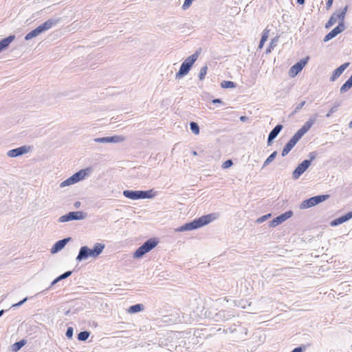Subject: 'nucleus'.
Listing matches in <instances>:
<instances>
[{"instance_id":"f257e3e1","label":"nucleus","mask_w":352,"mask_h":352,"mask_svg":"<svg viewBox=\"0 0 352 352\" xmlns=\"http://www.w3.org/2000/svg\"><path fill=\"white\" fill-rule=\"evenodd\" d=\"M216 219V217L214 214H209L207 215H204L197 219H195L190 223H186L185 225L178 228L176 229L177 232H184L186 230H192L199 228H201L204 226L212 222L213 220Z\"/></svg>"},{"instance_id":"f03ea898","label":"nucleus","mask_w":352,"mask_h":352,"mask_svg":"<svg viewBox=\"0 0 352 352\" xmlns=\"http://www.w3.org/2000/svg\"><path fill=\"white\" fill-rule=\"evenodd\" d=\"M311 124L307 122L302 126L290 139L282 151V156L287 155L296 144L299 141L302 136L307 133L311 128Z\"/></svg>"},{"instance_id":"7ed1b4c3","label":"nucleus","mask_w":352,"mask_h":352,"mask_svg":"<svg viewBox=\"0 0 352 352\" xmlns=\"http://www.w3.org/2000/svg\"><path fill=\"white\" fill-rule=\"evenodd\" d=\"M198 56V53H195L188 57L182 64L179 72L176 74V77L181 78L186 75L194 63L197 60Z\"/></svg>"},{"instance_id":"20e7f679","label":"nucleus","mask_w":352,"mask_h":352,"mask_svg":"<svg viewBox=\"0 0 352 352\" xmlns=\"http://www.w3.org/2000/svg\"><path fill=\"white\" fill-rule=\"evenodd\" d=\"M158 243L156 239H150L141 245L135 252L133 256L135 258H141L146 253L155 248Z\"/></svg>"},{"instance_id":"39448f33","label":"nucleus","mask_w":352,"mask_h":352,"mask_svg":"<svg viewBox=\"0 0 352 352\" xmlns=\"http://www.w3.org/2000/svg\"><path fill=\"white\" fill-rule=\"evenodd\" d=\"M329 197V195H318L316 197H311L308 199L303 201L300 204L301 209L308 208L312 206H314L318 204L320 202H322L327 200Z\"/></svg>"},{"instance_id":"423d86ee","label":"nucleus","mask_w":352,"mask_h":352,"mask_svg":"<svg viewBox=\"0 0 352 352\" xmlns=\"http://www.w3.org/2000/svg\"><path fill=\"white\" fill-rule=\"evenodd\" d=\"M87 175V171L85 170H80L78 173L74 174L72 177H69L66 180L63 181L60 184L61 187H65L71 184H74L82 179H83Z\"/></svg>"},{"instance_id":"0eeeda50","label":"nucleus","mask_w":352,"mask_h":352,"mask_svg":"<svg viewBox=\"0 0 352 352\" xmlns=\"http://www.w3.org/2000/svg\"><path fill=\"white\" fill-rule=\"evenodd\" d=\"M123 195L131 199H139L151 197V191L124 190Z\"/></svg>"},{"instance_id":"6e6552de","label":"nucleus","mask_w":352,"mask_h":352,"mask_svg":"<svg viewBox=\"0 0 352 352\" xmlns=\"http://www.w3.org/2000/svg\"><path fill=\"white\" fill-rule=\"evenodd\" d=\"M309 59V57L307 56L294 65L289 69V76L292 77L296 76L307 65Z\"/></svg>"},{"instance_id":"1a4fd4ad","label":"nucleus","mask_w":352,"mask_h":352,"mask_svg":"<svg viewBox=\"0 0 352 352\" xmlns=\"http://www.w3.org/2000/svg\"><path fill=\"white\" fill-rule=\"evenodd\" d=\"M85 215L83 212L80 211L70 212L60 217L59 221L60 222H66L72 220H80L84 219Z\"/></svg>"},{"instance_id":"9d476101","label":"nucleus","mask_w":352,"mask_h":352,"mask_svg":"<svg viewBox=\"0 0 352 352\" xmlns=\"http://www.w3.org/2000/svg\"><path fill=\"white\" fill-rule=\"evenodd\" d=\"M310 164L311 162L309 160H304L293 172V177L298 179L309 168Z\"/></svg>"},{"instance_id":"9b49d317","label":"nucleus","mask_w":352,"mask_h":352,"mask_svg":"<svg viewBox=\"0 0 352 352\" xmlns=\"http://www.w3.org/2000/svg\"><path fill=\"white\" fill-rule=\"evenodd\" d=\"M89 256L96 257L92 249H89L87 247L83 246L80 248L76 259L81 261L82 259L87 258Z\"/></svg>"},{"instance_id":"f8f14e48","label":"nucleus","mask_w":352,"mask_h":352,"mask_svg":"<svg viewBox=\"0 0 352 352\" xmlns=\"http://www.w3.org/2000/svg\"><path fill=\"white\" fill-rule=\"evenodd\" d=\"M344 29V25L340 23L337 27L333 28L329 33H328L324 38V41L327 42L331 38L336 36L338 34L341 33Z\"/></svg>"},{"instance_id":"ddd939ff","label":"nucleus","mask_w":352,"mask_h":352,"mask_svg":"<svg viewBox=\"0 0 352 352\" xmlns=\"http://www.w3.org/2000/svg\"><path fill=\"white\" fill-rule=\"evenodd\" d=\"M292 214L293 213L292 211H287V212L280 214V216L277 217L276 218H275L274 219H273L271 221V226L275 227V226H278V224L281 223L284 221H285L287 219H289V217H291Z\"/></svg>"},{"instance_id":"4468645a","label":"nucleus","mask_w":352,"mask_h":352,"mask_svg":"<svg viewBox=\"0 0 352 352\" xmlns=\"http://www.w3.org/2000/svg\"><path fill=\"white\" fill-rule=\"evenodd\" d=\"M349 65V63H344L342 65H340L338 68L335 69V71L332 74V76L330 78L331 81H334L336 78H338L346 69Z\"/></svg>"},{"instance_id":"2eb2a0df","label":"nucleus","mask_w":352,"mask_h":352,"mask_svg":"<svg viewBox=\"0 0 352 352\" xmlns=\"http://www.w3.org/2000/svg\"><path fill=\"white\" fill-rule=\"evenodd\" d=\"M28 151V149L26 146H21L15 149H12L8 151V156L11 157H17L19 155L26 153Z\"/></svg>"},{"instance_id":"dca6fc26","label":"nucleus","mask_w":352,"mask_h":352,"mask_svg":"<svg viewBox=\"0 0 352 352\" xmlns=\"http://www.w3.org/2000/svg\"><path fill=\"white\" fill-rule=\"evenodd\" d=\"M282 128L283 126L281 124H278L274 128V129L270 132L268 136V143H270L278 135Z\"/></svg>"},{"instance_id":"f3484780","label":"nucleus","mask_w":352,"mask_h":352,"mask_svg":"<svg viewBox=\"0 0 352 352\" xmlns=\"http://www.w3.org/2000/svg\"><path fill=\"white\" fill-rule=\"evenodd\" d=\"M67 241H68V239H63V240H60V241H58V242H56L54 244V245L53 246V248H52V252L55 253V252L60 250L61 249H63L64 248V246L66 245Z\"/></svg>"},{"instance_id":"a211bd4d","label":"nucleus","mask_w":352,"mask_h":352,"mask_svg":"<svg viewBox=\"0 0 352 352\" xmlns=\"http://www.w3.org/2000/svg\"><path fill=\"white\" fill-rule=\"evenodd\" d=\"M348 10V6H346L340 13L335 12L333 14L336 15L337 21L343 24L344 19Z\"/></svg>"},{"instance_id":"6ab92c4d","label":"nucleus","mask_w":352,"mask_h":352,"mask_svg":"<svg viewBox=\"0 0 352 352\" xmlns=\"http://www.w3.org/2000/svg\"><path fill=\"white\" fill-rule=\"evenodd\" d=\"M13 36H8L0 41V52L7 47L14 39Z\"/></svg>"},{"instance_id":"aec40b11","label":"nucleus","mask_w":352,"mask_h":352,"mask_svg":"<svg viewBox=\"0 0 352 352\" xmlns=\"http://www.w3.org/2000/svg\"><path fill=\"white\" fill-rule=\"evenodd\" d=\"M349 219H350L349 217L348 216V214H346L344 216H342L335 220H333L331 223V226H337L338 224H341L346 221H348Z\"/></svg>"},{"instance_id":"412c9836","label":"nucleus","mask_w":352,"mask_h":352,"mask_svg":"<svg viewBox=\"0 0 352 352\" xmlns=\"http://www.w3.org/2000/svg\"><path fill=\"white\" fill-rule=\"evenodd\" d=\"M144 309V306L142 304H137L133 306H131L128 309V312L129 314H135L139 311H141Z\"/></svg>"},{"instance_id":"4be33fe9","label":"nucleus","mask_w":352,"mask_h":352,"mask_svg":"<svg viewBox=\"0 0 352 352\" xmlns=\"http://www.w3.org/2000/svg\"><path fill=\"white\" fill-rule=\"evenodd\" d=\"M351 87H352V75L346 80V82L341 87L340 92L341 93L346 92V91H348Z\"/></svg>"},{"instance_id":"5701e85b","label":"nucleus","mask_w":352,"mask_h":352,"mask_svg":"<svg viewBox=\"0 0 352 352\" xmlns=\"http://www.w3.org/2000/svg\"><path fill=\"white\" fill-rule=\"evenodd\" d=\"M54 24V21H53L52 20H48L46 22H45L44 23H43L42 25H39L38 28L42 32L45 30H49L50 28H51Z\"/></svg>"},{"instance_id":"b1692460","label":"nucleus","mask_w":352,"mask_h":352,"mask_svg":"<svg viewBox=\"0 0 352 352\" xmlns=\"http://www.w3.org/2000/svg\"><path fill=\"white\" fill-rule=\"evenodd\" d=\"M41 33V30L39 29L38 26L33 30L32 31H31L30 32H29L26 36H25V40H30L35 36H36L37 35H38L39 34Z\"/></svg>"},{"instance_id":"393cba45","label":"nucleus","mask_w":352,"mask_h":352,"mask_svg":"<svg viewBox=\"0 0 352 352\" xmlns=\"http://www.w3.org/2000/svg\"><path fill=\"white\" fill-rule=\"evenodd\" d=\"M104 248V245L102 243H96L92 250H94V253L97 257L102 252Z\"/></svg>"},{"instance_id":"a878e982","label":"nucleus","mask_w":352,"mask_h":352,"mask_svg":"<svg viewBox=\"0 0 352 352\" xmlns=\"http://www.w3.org/2000/svg\"><path fill=\"white\" fill-rule=\"evenodd\" d=\"M336 15L332 14L325 25L326 28H329L337 22Z\"/></svg>"},{"instance_id":"bb28decb","label":"nucleus","mask_w":352,"mask_h":352,"mask_svg":"<svg viewBox=\"0 0 352 352\" xmlns=\"http://www.w3.org/2000/svg\"><path fill=\"white\" fill-rule=\"evenodd\" d=\"M221 86L224 89L234 88L235 87V84L232 81L224 80L221 82Z\"/></svg>"},{"instance_id":"cd10ccee","label":"nucleus","mask_w":352,"mask_h":352,"mask_svg":"<svg viewBox=\"0 0 352 352\" xmlns=\"http://www.w3.org/2000/svg\"><path fill=\"white\" fill-rule=\"evenodd\" d=\"M25 344V340H21L19 342H17L14 343L12 346V349L14 351H19L22 346H23Z\"/></svg>"},{"instance_id":"c85d7f7f","label":"nucleus","mask_w":352,"mask_h":352,"mask_svg":"<svg viewBox=\"0 0 352 352\" xmlns=\"http://www.w3.org/2000/svg\"><path fill=\"white\" fill-rule=\"evenodd\" d=\"M207 71H208V67L206 65H205L201 68L199 74V78L201 80L205 78V76L207 74Z\"/></svg>"},{"instance_id":"c756f323","label":"nucleus","mask_w":352,"mask_h":352,"mask_svg":"<svg viewBox=\"0 0 352 352\" xmlns=\"http://www.w3.org/2000/svg\"><path fill=\"white\" fill-rule=\"evenodd\" d=\"M190 129L195 135H198L199 133V127L198 124L194 122L190 123Z\"/></svg>"},{"instance_id":"7c9ffc66","label":"nucleus","mask_w":352,"mask_h":352,"mask_svg":"<svg viewBox=\"0 0 352 352\" xmlns=\"http://www.w3.org/2000/svg\"><path fill=\"white\" fill-rule=\"evenodd\" d=\"M89 336V332L88 331H82L78 335V339L79 340H86Z\"/></svg>"},{"instance_id":"2f4dec72","label":"nucleus","mask_w":352,"mask_h":352,"mask_svg":"<svg viewBox=\"0 0 352 352\" xmlns=\"http://www.w3.org/2000/svg\"><path fill=\"white\" fill-rule=\"evenodd\" d=\"M276 151H274L267 158V160H265V164H267L269 163H270L271 162H272L274 160V159L275 158V157L276 156Z\"/></svg>"},{"instance_id":"473e14b6","label":"nucleus","mask_w":352,"mask_h":352,"mask_svg":"<svg viewBox=\"0 0 352 352\" xmlns=\"http://www.w3.org/2000/svg\"><path fill=\"white\" fill-rule=\"evenodd\" d=\"M269 33H270L269 30H267V29L264 30L263 34H262L261 39L263 42H265L267 40L268 36H269Z\"/></svg>"},{"instance_id":"72a5a7b5","label":"nucleus","mask_w":352,"mask_h":352,"mask_svg":"<svg viewBox=\"0 0 352 352\" xmlns=\"http://www.w3.org/2000/svg\"><path fill=\"white\" fill-rule=\"evenodd\" d=\"M111 142H122L124 140V138L123 136H118V135L111 137Z\"/></svg>"},{"instance_id":"f704fd0d","label":"nucleus","mask_w":352,"mask_h":352,"mask_svg":"<svg viewBox=\"0 0 352 352\" xmlns=\"http://www.w3.org/2000/svg\"><path fill=\"white\" fill-rule=\"evenodd\" d=\"M95 140L98 142H111V137L97 138Z\"/></svg>"},{"instance_id":"c9c22d12","label":"nucleus","mask_w":352,"mask_h":352,"mask_svg":"<svg viewBox=\"0 0 352 352\" xmlns=\"http://www.w3.org/2000/svg\"><path fill=\"white\" fill-rule=\"evenodd\" d=\"M233 164L232 161L231 160H226L222 164V168L224 169L230 168Z\"/></svg>"},{"instance_id":"e433bc0d","label":"nucleus","mask_w":352,"mask_h":352,"mask_svg":"<svg viewBox=\"0 0 352 352\" xmlns=\"http://www.w3.org/2000/svg\"><path fill=\"white\" fill-rule=\"evenodd\" d=\"M194 0H185L184 4H183V9L184 10H186L188 9L190 5L192 4V2Z\"/></svg>"},{"instance_id":"4c0bfd02","label":"nucleus","mask_w":352,"mask_h":352,"mask_svg":"<svg viewBox=\"0 0 352 352\" xmlns=\"http://www.w3.org/2000/svg\"><path fill=\"white\" fill-rule=\"evenodd\" d=\"M70 274H71V272H67L64 273L63 274L60 275L58 278H57V279L55 280L54 281V283H56L60 279L65 278L68 277Z\"/></svg>"},{"instance_id":"58836bf2","label":"nucleus","mask_w":352,"mask_h":352,"mask_svg":"<svg viewBox=\"0 0 352 352\" xmlns=\"http://www.w3.org/2000/svg\"><path fill=\"white\" fill-rule=\"evenodd\" d=\"M66 336L69 338H71L73 336V329L72 327H69L66 332Z\"/></svg>"},{"instance_id":"ea45409f","label":"nucleus","mask_w":352,"mask_h":352,"mask_svg":"<svg viewBox=\"0 0 352 352\" xmlns=\"http://www.w3.org/2000/svg\"><path fill=\"white\" fill-rule=\"evenodd\" d=\"M333 0H327V1L326 8H327V10H329L331 8L332 4H333Z\"/></svg>"},{"instance_id":"a19ab883","label":"nucleus","mask_w":352,"mask_h":352,"mask_svg":"<svg viewBox=\"0 0 352 352\" xmlns=\"http://www.w3.org/2000/svg\"><path fill=\"white\" fill-rule=\"evenodd\" d=\"M270 214H267V215H264L261 218L258 219L257 220L258 222H262L264 220H265L268 217H270Z\"/></svg>"},{"instance_id":"79ce46f5","label":"nucleus","mask_w":352,"mask_h":352,"mask_svg":"<svg viewBox=\"0 0 352 352\" xmlns=\"http://www.w3.org/2000/svg\"><path fill=\"white\" fill-rule=\"evenodd\" d=\"M26 300V298H24L23 300H21V302L16 303V305H14V306H20Z\"/></svg>"},{"instance_id":"37998d69","label":"nucleus","mask_w":352,"mask_h":352,"mask_svg":"<svg viewBox=\"0 0 352 352\" xmlns=\"http://www.w3.org/2000/svg\"><path fill=\"white\" fill-rule=\"evenodd\" d=\"M264 43H265V42H263V41L261 40L258 47H259L260 49H262V48H263V45H264Z\"/></svg>"},{"instance_id":"c03bdc74","label":"nucleus","mask_w":352,"mask_h":352,"mask_svg":"<svg viewBox=\"0 0 352 352\" xmlns=\"http://www.w3.org/2000/svg\"><path fill=\"white\" fill-rule=\"evenodd\" d=\"M80 201H76L75 204H74V206L75 208H78L80 207Z\"/></svg>"},{"instance_id":"a18cd8bd","label":"nucleus","mask_w":352,"mask_h":352,"mask_svg":"<svg viewBox=\"0 0 352 352\" xmlns=\"http://www.w3.org/2000/svg\"><path fill=\"white\" fill-rule=\"evenodd\" d=\"M297 2L300 5H303L305 3V0H297Z\"/></svg>"},{"instance_id":"49530a36","label":"nucleus","mask_w":352,"mask_h":352,"mask_svg":"<svg viewBox=\"0 0 352 352\" xmlns=\"http://www.w3.org/2000/svg\"><path fill=\"white\" fill-rule=\"evenodd\" d=\"M212 102L213 103H220L221 102V100H219V99H214V100H213Z\"/></svg>"},{"instance_id":"de8ad7c7","label":"nucleus","mask_w":352,"mask_h":352,"mask_svg":"<svg viewBox=\"0 0 352 352\" xmlns=\"http://www.w3.org/2000/svg\"><path fill=\"white\" fill-rule=\"evenodd\" d=\"M305 104V101H303L300 104V106L298 107V109L300 108H302Z\"/></svg>"},{"instance_id":"09e8293b","label":"nucleus","mask_w":352,"mask_h":352,"mask_svg":"<svg viewBox=\"0 0 352 352\" xmlns=\"http://www.w3.org/2000/svg\"><path fill=\"white\" fill-rule=\"evenodd\" d=\"M348 214V216L349 217L350 219L352 218V210L349 212L347 213Z\"/></svg>"},{"instance_id":"8fccbe9b","label":"nucleus","mask_w":352,"mask_h":352,"mask_svg":"<svg viewBox=\"0 0 352 352\" xmlns=\"http://www.w3.org/2000/svg\"><path fill=\"white\" fill-rule=\"evenodd\" d=\"M3 310L0 311V316L3 314Z\"/></svg>"},{"instance_id":"3c124183","label":"nucleus","mask_w":352,"mask_h":352,"mask_svg":"<svg viewBox=\"0 0 352 352\" xmlns=\"http://www.w3.org/2000/svg\"><path fill=\"white\" fill-rule=\"evenodd\" d=\"M349 126L352 127V121L349 123Z\"/></svg>"}]
</instances>
